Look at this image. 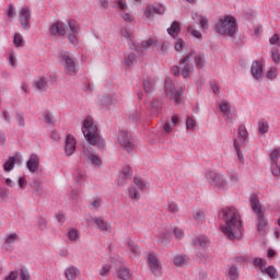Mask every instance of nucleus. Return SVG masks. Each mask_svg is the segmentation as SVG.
I'll return each instance as SVG.
<instances>
[{"instance_id": "obj_15", "label": "nucleus", "mask_w": 280, "mask_h": 280, "mask_svg": "<svg viewBox=\"0 0 280 280\" xmlns=\"http://www.w3.org/2000/svg\"><path fill=\"white\" fill-rule=\"evenodd\" d=\"M116 4L113 8H119L121 10V16L127 23H132L135 18L128 13V5L122 0H114Z\"/></svg>"}, {"instance_id": "obj_32", "label": "nucleus", "mask_w": 280, "mask_h": 280, "mask_svg": "<svg viewBox=\"0 0 280 280\" xmlns=\"http://www.w3.org/2000/svg\"><path fill=\"white\" fill-rule=\"evenodd\" d=\"M219 108L221 110V113L228 117V121H232V118H231V103L229 102H221L219 104Z\"/></svg>"}, {"instance_id": "obj_24", "label": "nucleus", "mask_w": 280, "mask_h": 280, "mask_svg": "<svg viewBox=\"0 0 280 280\" xmlns=\"http://www.w3.org/2000/svg\"><path fill=\"white\" fill-rule=\"evenodd\" d=\"M34 89H37V91H47V86H49V81L47 77H38L33 82Z\"/></svg>"}, {"instance_id": "obj_61", "label": "nucleus", "mask_w": 280, "mask_h": 280, "mask_svg": "<svg viewBox=\"0 0 280 280\" xmlns=\"http://www.w3.org/2000/svg\"><path fill=\"white\" fill-rule=\"evenodd\" d=\"M19 275L20 280H30V271H27V269L21 268Z\"/></svg>"}, {"instance_id": "obj_52", "label": "nucleus", "mask_w": 280, "mask_h": 280, "mask_svg": "<svg viewBox=\"0 0 280 280\" xmlns=\"http://www.w3.org/2000/svg\"><path fill=\"white\" fill-rule=\"evenodd\" d=\"M13 45H15V47H23V35H21V33L14 35Z\"/></svg>"}, {"instance_id": "obj_46", "label": "nucleus", "mask_w": 280, "mask_h": 280, "mask_svg": "<svg viewBox=\"0 0 280 280\" xmlns=\"http://www.w3.org/2000/svg\"><path fill=\"white\" fill-rule=\"evenodd\" d=\"M143 16H145V19H154V4H148L145 7Z\"/></svg>"}, {"instance_id": "obj_57", "label": "nucleus", "mask_w": 280, "mask_h": 280, "mask_svg": "<svg viewBox=\"0 0 280 280\" xmlns=\"http://www.w3.org/2000/svg\"><path fill=\"white\" fill-rule=\"evenodd\" d=\"M143 89H144V92L150 94L154 91V84H152V82H150V80H144Z\"/></svg>"}, {"instance_id": "obj_34", "label": "nucleus", "mask_w": 280, "mask_h": 280, "mask_svg": "<svg viewBox=\"0 0 280 280\" xmlns=\"http://www.w3.org/2000/svg\"><path fill=\"white\" fill-rule=\"evenodd\" d=\"M226 279L228 280H237V279H240V269L235 265H232L229 268Z\"/></svg>"}, {"instance_id": "obj_16", "label": "nucleus", "mask_w": 280, "mask_h": 280, "mask_svg": "<svg viewBox=\"0 0 280 280\" xmlns=\"http://www.w3.org/2000/svg\"><path fill=\"white\" fill-rule=\"evenodd\" d=\"M31 20H32V11H30V8L23 7L20 11V22L23 30H30Z\"/></svg>"}, {"instance_id": "obj_31", "label": "nucleus", "mask_w": 280, "mask_h": 280, "mask_svg": "<svg viewBox=\"0 0 280 280\" xmlns=\"http://www.w3.org/2000/svg\"><path fill=\"white\" fill-rule=\"evenodd\" d=\"M262 275H267L269 279H279V272L275 266H268L260 271Z\"/></svg>"}, {"instance_id": "obj_44", "label": "nucleus", "mask_w": 280, "mask_h": 280, "mask_svg": "<svg viewBox=\"0 0 280 280\" xmlns=\"http://www.w3.org/2000/svg\"><path fill=\"white\" fill-rule=\"evenodd\" d=\"M133 183L136 186H138L140 191H145V189H148V187H149L148 183H145L143 179H141L139 177H135Z\"/></svg>"}, {"instance_id": "obj_26", "label": "nucleus", "mask_w": 280, "mask_h": 280, "mask_svg": "<svg viewBox=\"0 0 280 280\" xmlns=\"http://www.w3.org/2000/svg\"><path fill=\"white\" fill-rule=\"evenodd\" d=\"M80 275V269L75 266H70L65 269V277L67 280H75Z\"/></svg>"}, {"instance_id": "obj_14", "label": "nucleus", "mask_w": 280, "mask_h": 280, "mask_svg": "<svg viewBox=\"0 0 280 280\" xmlns=\"http://www.w3.org/2000/svg\"><path fill=\"white\" fill-rule=\"evenodd\" d=\"M77 145H78V141L75 140V137H73L72 135H68L65 141L66 156H73V154H75Z\"/></svg>"}, {"instance_id": "obj_51", "label": "nucleus", "mask_w": 280, "mask_h": 280, "mask_svg": "<svg viewBox=\"0 0 280 280\" xmlns=\"http://www.w3.org/2000/svg\"><path fill=\"white\" fill-rule=\"evenodd\" d=\"M44 120L46 124H49L50 126H54V124H56V117H54V114L49 112H46L44 114Z\"/></svg>"}, {"instance_id": "obj_50", "label": "nucleus", "mask_w": 280, "mask_h": 280, "mask_svg": "<svg viewBox=\"0 0 280 280\" xmlns=\"http://www.w3.org/2000/svg\"><path fill=\"white\" fill-rule=\"evenodd\" d=\"M118 277L122 280H130V271L126 267H122L118 271Z\"/></svg>"}, {"instance_id": "obj_28", "label": "nucleus", "mask_w": 280, "mask_h": 280, "mask_svg": "<svg viewBox=\"0 0 280 280\" xmlns=\"http://www.w3.org/2000/svg\"><path fill=\"white\" fill-rule=\"evenodd\" d=\"M16 163H21L20 156L15 155V156L9 158V160L7 162H4V165H3L4 172H12V170H14V165H16Z\"/></svg>"}, {"instance_id": "obj_35", "label": "nucleus", "mask_w": 280, "mask_h": 280, "mask_svg": "<svg viewBox=\"0 0 280 280\" xmlns=\"http://www.w3.org/2000/svg\"><path fill=\"white\" fill-rule=\"evenodd\" d=\"M167 34H170L172 38H176V36L180 34V24L178 22H173L171 27L167 28Z\"/></svg>"}, {"instance_id": "obj_36", "label": "nucleus", "mask_w": 280, "mask_h": 280, "mask_svg": "<svg viewBox=\"0 0 280 280\" xmlns=\"http://www.w3.org/2000/svg\"><path fill=\"white\" fill-rule=\"evenodd\" d=\"M174 266H179L183 268V266H187L189 264V258L187 256L177 255L173 259Z\"/></svg>"}, {"instance_id": "obj_18", "label": "nucleus", "mask_w": 280, "mask_h": 280, "mask_svg": "<svg viewBox=\"0 0 280 280\" xmlns=\"http://www.w3.org/2000/svg\"><path fill=\"white\" fill-rule=\"evenodd\" d=\"M117 102V94H105L100 98V104L103 108H112Z\"/></svg>"}, {"instance_id": "obj_27", "label": "nucleus", "mask_w": 280, "mask_h": 280, "mask_svg": "<svg viewBox=\"0 0 280 280\" xmlns=\"http://www.w3.org/2000/svg\"><path fill=\"white\" fill-rule=\"evenodd\" d=\"M94 224L103 233H110V224H108L106 221H104V219H102L100 217L94 218Z\"/></svg>"}, {"instance_id": "obj_37", "label": "nucleus", "mask_w": 280, "mask_h": 280, "mask_svg": "<svg viewBox=\"0 0 280 280\" xmlns=\"http://www.w3.org/2000/svg\"><path fill=\"white\" fill-rule=\"evenodd\" d=\"M192 243L195 246H200L201 248H205V246L209 244V237H207L206 235L196 236L192 240Z\"/></svg>"}, {"instance_id": "obj_4", "label": "nucleus", "mask_w": 280, "mask_h": 280, "mask_svg": "<svg viewBox=\"0 0 280 280\" xmlns=\"http://www.w3.org/2000/svg\"><path fill=\"white\" fill-rule=\"evenodd\" d=\"M250 207L256 213L258 223H257V231L260 234L266 233V229H268V220L264 215V212H261V202H259V197L257 195L250 196Z\"/></svg>"}, {"instance_id": "obj_59", "label": "nucleus", "mask_w": 280, "mask_h": 280, "mask_svg": "<svg viewBox=\"0 0 280 280\" xmlns=\"http://www.w3.org/2000/svg\"><path fill=\"white\" fill-rule=\"evenodd\" d=\"M161 109V102L159 100H153L151 102V110L152 113H159Z\"/></svg>"}, {"instance_id": "obj_30", "label": "nucleus", "mask_w": 280, "mask_h": 280, "mask_svg": "<svg viewBox=\"0 0 280 280\" xmlns=\"http://www.w3.org/2000/svg\"><path fill=\"white\" fill-rule=\"evenodd\" d=\"M125 244L131 252V257H138V255H141V250L139 249V246L135 244V241L128 238Z\"/></svg>"}, {"instance_id": "obj_43", "label": "nucleus", "mask_w": 280, "mask_h": 280, "mask_svg": "<svg viewBox=\"0 0 280 280\" xmlns=\"http://www.w3.org/2000/svg\"><path fill=\"white\" fill-rule=\"evenodd\" d=\"M270 163H279L280 159V148L271 150L269 154Z\"/></svg>"}, {"instance_id": "obj_53", "label": "nucleus", "mask_w": 280, "mask_h": 280, "mask_svg": "<svg viewBox=\"0 0 280 280\" xmlns=\"http://www.w3.org/2000/svg\"><path fill=\"white\" fill-rule=\"evenodd\" d=\"M194 220L197 222H203L205 221V212L202 210H195L194 211Z\"/></svg>"}, {"instance_id": "obj_9", "label": "nucleus", "mask_w": 280, "mask_h": 280, "mask_svg": "<svg viewBox=\"0 0 280 280\" xmlns=\"http://www.w3.org/2000/svg\"><path fill=\"white\" fill-rule=\"evenodd\" d=\"M206 179L212 187H218L219 189H226V179H224V176L213 172L208 171L206 173Z\"/></svg>"}, {"instance_id": "obj_60", "label": "nucleus", "mask_w": 280, "mask_h": 280, "mask_svg": "<svg viewBox=\"0 0 280 280\" xmlns=\"http://www.w3.org/2000/svg\"><path fill=\"white\" fill-rule=\"evenodd\" d=\"M271 58L275 62V65H280V52L277 49L271 50Z\"/></svg>"}, {"instance_id": "obj_17", "label": "nucleus", "mask_w": 280, "mask_h": 280, "mask_svg": "<svg viewBox=\"0 0 280 280\" xmlns=\"http://www.w3.org/2000/svg\"><path fill=\"white\" fill-rule=\"evenodd\" d=\"M26 167L31 174H36L40 167V159L37 154H31L30 159L26 162Z\"/></svg>"}, {"instance_id": "obj_29", "label": "nucleus", "mask_w": 280, "mask_h": 280, "mask_svg": "<svg viewBox=\"0 0 280 280\" xmlns=\"http://www.w3.org/2000/svg\"><path fill=\"white\" fill-rule=\"evenodd\" d=\"M191 19H192V21H196L197 23L200 24L201 30H208L209 28V19H207L206 16H202L198 13H192Z\"/></svg>"}, {"instance_id": "obj_6", "label": "nucleus", "mask_w": 280, "mask_h": 280, "mask_svg": "<svg viewBox=\"0 0 280 280\" xmlns=\"http://www.w3.org/2000/svg\"><path fill=\"white\" fill-rule=\"evenodd\" d=\"M59 60L63 63L65 70L69 75H75L78 73L80 67L75 57L69 55V52H61Z\"/></svg>"}, {"instance_id": "obj_3", "label": "nucleus", "mask_w": 280, "mask_h": 280, "mask_svg": "<svg viewBox=\"0 0 280 280\" xmlns=\"http://www.w3.org/2000/svg\"><path fill=\"white\" fill-rule=\"evenodd\" d=\"M215 31L221 36L233 38L237 34V21L232 15L223 16L215 24Z\"/></svg>"}, {"instance_id": "obj_40", "label": "nucleus", "mask_w": 280, "mask_h": 280, "mask_svg": "<svg viewBox=\"0 0 280 280\" xmlns=\"http://www.w3.org/2000/svg\"><path fill=\"white\" fill-rule=\"evenodd\" d=\"M127 194L131 200H140L141 198V194L135 186L129 187Z\"/></svg>"}, {"instance_id": "obj_13", "label": "nucleus", "mask_w": 280, "mask_h": 280, "mask_svg": "<svg viewBox=\"0 0 280 280\" xmlns=\"http://www.w3.org/2000/svg\"><path fill=\"white\" fill-rule=\"evenodd\" d=\"M148 266L154 275H159L161 272L162 266H161V260H159V257L154 252H151L148 255Z\"/></svg>"}, {"instance_id": "obj_19", "label": "nucleus", "mask_w": 280, "mask_h": 280, "mask_svg": "<svg viewBox=\"0 0 280 280\" xmlns=\"http://www.w3.org/2000/svg\"><path fill=\"white\" fill-rule=\"evenodd\" d=\"M49 33L51 36H65L67 34V28L62 22H56L49 27Z\"/></svg>"}, {"instance_id": "obj_1", "label": "nucleus", "mask_w": 280, "mask_h": 280, "mask_svg": "<svg viewBox=\"0 0 280 280\" xmlns=\"http://www.w3.org/2000/svg\"><path fill=\"white\" fill-rule=\"evenodd\" d=\"M224 224L220 226L221 233L231 242H240L244 237V224L240 211L235 207H226L221 210Z\"/></svg>"}, {"instance_id": "obj_55", "label": "nucleus", "mask_w": 280, "mask_h": 280, "mask_svg": "<svg viewBox=\"0 0 280 280\" xmlns=\"http://www.w3.org/2000/svg\"><path fill=\"white\" fill-rule=\"evenodd\" d=\"M167 211H170V213H178V211H179L178 205L174 201H168L167 202Z\"/></svg>"}, {"instance_id": "obj_49", "label": "nucleus", "mask_w": 280, "mask_h": 280, "mask_svg": "<svg viewBox=\"0 0 280 280\" xmlns=\"http://www.w3.org/2000/svg\"><path fill=\"white\" fill-rule=\"evenodd\" d=\"M120 177L126 180L132 177V168L130 166H125L121 171Z\"/></svg>"}, {"instance_id": "obj_7", "label": "nucleus", "mask_w": 280, "mask_h": 280, "mask_svg": "<svg viewBox=\"0 0 280 280\" xmlns=\"http://www.w3.org/2000/svg\"><path fill=\"white\" fill-rule=\"evenodd\" d=\"M165 95L168 100H174L176 104L183 102V90H177L171 79H166L164 83Z\"/></svg>"}, {"instance_id": "obj_10", "label": "nucleus", "mask_w": 280, "mask_h": 280, "mask_svg": "<svg viewBox=\"0 0 280 280\" xmlns=\"http://www.w3.org/2000/svg\"><path fill=\"white\" fill-rule=\"evenodd\" d=\"M118 143L126 150V152H132L135 150V142L132 141V136L126 130H120L118 133Z\"/></svg>"}, {"instance_id": "obj_12", "label": "nucleus", "mask_w": 280, "mask_h": 280, "mask_svg": "<svg viewBox=\"0 0 280 280\" xmlns=\"http://www.w3.org/2000/svg\"><path fill=\"white\" fill-rule=\"evenodd\" d=\"M83 156L90 165H94V167L102 166V159H100V155L93 153L91 149L86 147H83Z\"/></svg>"}, {"instance_id": "obj_23", "label": "nucleus", "mask_w": 280, "mask_h": 280, "mask_svg": "<svg viewBox=\"0 0 280 280\" xmlns=\"http://www.w3.org/2000/svg\"><path fill=\"white\" fill-rule=\"evenodd\" d=\"M122 65L128 69H132L137 65V54L135 52H125L122 58Z\"/></svg>"}, {"instance_id": "obj_5", "label": "nucleus", "mask_w": 280, "mask_h": 280, "mask_svg": "<svg viewBox=\"0 0 280 280\" xmlns=\"http://www.w3.org/2000/svg\"><path fill=\"white\" fill-rule=\"evenodd\" d=\"M246 141H248V130L245 126H240L237 137L234 139V148L236 150V156L242 165H244V153H242V148Z\"/></svg>"}, {"instance_id": "obj_38", "label": "nucleus", "mask_w": 280, "mask_h": 280, "mask_svg": "<svg viewBox=\"0 0 280 280\" xmlns=\"http://www.w3.org/2000/svg\"><path fill=\"white\" fill-rule=\"evenodd\" d=\"M270 130V125L266 119H259L258 120V132L259 135H267V132Z\"/></svg>"}, {"instance_id": "obj_20", "label": "nucleus", "mask_w": 280, "mask_h": 280, "mask_svg": "<svg viewBox=\"0 0 280 280\" xmlns=\"http://www.w3.org/2000/svg\"><path fill=\"white\" fill-rule=\"evenodd\" d=\"M155 237L159 244L167 246V244H170V237H172V234L167 230H159L155 232Z\"/></svg>"}, {"instance_id": "obj_47", "label": "nucleus", "mask_w": 280, "mask_h": 280, "mask_svg": "<svg viewBox=\"0 0 280 280\" xmlns=\"http://www.w3.org/2000/svg\"><path fill=\"white\" fill-rule=\"evenodd\" d=\"M15 242H19V234L12 233L7 235L5 246H12Z\"/></svg>"}, {"instance_id": "obj_8", "label": "nucleus", "mask_w": 280, "mask_h": 280, "mask_svg": "<svg viewBox=\"0 0 280 280\" xmlns=\"http://www.w3.org/2000/svg\"><path fill=\"white\" fill-rule=\"evenodd\" d=\"M189 60H191V62H195L197 69H203L207 62V59L205 58V54L191 51L188 55L184 56L180 59L179 63L183 65Z\"/></svg>"}, {"instance_id": "obj_58", "label": "nucleus", "mask_w": 280, "mask_h": 280, "mask_svg": "<svg viewBox=\"0 0 280 280\" xmlns=\"http://www.w3.org/2000/svg\"><path fill=\"white\" fill-rule=\"evenodd\" d=\"M183 49H185V40H183V38H177L175 42V50L183 51Z\"/></svg>"}, {"instance_id": "obj_48", "label": "nucleus", "mask_w": 280, "mask_h": 280, "mask_svg": "<svg viewBox=\"0 0 280 280\" xmlns=\"http://www.w3.org/2000/svg\"><path fill=\"white\" fill-rule=\"evenodd\" d=\"M70 242H78L80 240V231L72 229L68 232Z\"/></svg>"}, {"instance_id": "obj_22", "label": "nucleus", "mask_w": 280, "mask_h": 280, "mask_svg": "<svg viewBox=\"0 0 280 280\" xmlns=\"http://www.w3.org/2000/svg\"><path fill=\"white\" fill-rule=\"evenodd\" d=\"M152 47H156V38L154 37L143 40L139 47L135 45L133 49L139 54L141 51H148L149 49H152Z\"/></svg>"}, {"instance_id": "obj_39", "label": "nucleus", "mask_w": 280, "mask_h": 280, "mask_svg": "<svg viewBox=\"0 0 280 280\" xmlns=\"http://www.w3.org/2000/svg\"><path fill=\"white\" fill-rule=\"evenodd\" d=\"M196 126H198L196 118H194L191 116H187L186 117V130H189V132H194V130H196Z\"/></svg>"}, {"instance_id": "obj_64", "label": "nucleus", "mask_w": 280, "mask_h": 280, "mask_svg": "<svg viewBox=\"0 0 280 280\" xmlns=\"http://www.w3.org/2000/svg\"><path fill=\"white\" fill-rule=\"evenodd\" d=\"M4 280H19V271H10L9 275L4 276Z\"/></svg>"}, {"instance_id": "obj_21", "label": "nucleus", "mask_w": 280, "mask_h": 280, "mask_svg": "<svg viewBox=\"0 0 280 280\" xmlns=\"http://www.w3.org/2000/svg\"><path fill=\"white\" fill-rule=\"evenodd\" d=\"M179 67H180V75H183V78H189L191 73H194V62L191 60L180 63V59H179Z\"/></svg>"}, {"instance_id": "obj_45", "label": "nucleus", "mask_w": 280, "mask_h": 280, "mask_svg": "<svg viewBox=\"0 0 280 280\" xmlns=\"http://www.w3.org/2000/svg\"><path fill=\"white\" fill-rule=\"evenodd\" d=\"M270 170L272 176H276V178L280 177V165L279 162H270Z\"/></svg>"}, {"instance_id": "obj_54", "label": "nucleus", "mask_w": 280, "mask_h": 280, "mask_svg": "<svg viewBox=\"0 0 280 280\" xmlns=\"http://www.w3.org/2000/svg\"><path fill=\"white\" fill-rule=\"evenodd\" d=\"M254 266L255 268H259L260 272L262 271V269L265 268L264 266H266V260H264L262 258H254Z\"/></svg>"}, {"instance_id": "obj_62", "label": "nucleus", "mask_w": 280, "mask_h": 280, "mask_svg": "<svg viewBox=\"0 0 280 280\" xmlns=\"http://www.w3.org/2000/svg\"><path fill=\"white\" fill-rule=\"evenodd\" d=\"M269 43H270V45H278V47H280V35L279 34H273L269 38Z\"/></svg>"}, {"instance_id": "obj_25", "label": "nucleus", "mask_w": 280, "mask_h": 280, "mask_svg": "<svg viewBox=\"0 0 280 280\" xmlns=\"http://www.w3.org/2000/svg\"><path fill=\"white\" fill-rule=\"evenodd\" d=\"M252 75L255 80H259L264 75V66L259 61L252 63Z\"/></svg>"}, {"instance_id": "obj_33", "label": "nucleus", "mask_w": 280, "mask_h": 280, "mask_svg": "<svg viewBox=\"0 0 280 280\" xmlns=\"http://www.w3.org/2000/svg\"><path fill=\"white\" fill-rule=\"evenodd\" d=\"M121 35L124 36V38H126V40H128L130 49H135V36L132 35V31H129L128 28H122Z\"/></svg>"}, {"instance_id": "obj_42", "label": "nucleus", "mask_w": 280, "mask_h": 280, "mask_svg": "<svg viewBox=\"0 0 280 280\" xmlns=\"http://www.w3.org/2000/svg\"><path fill=\"white\" fill-rule=\"evenodd\" d=\"M186 30L188 34L192 36V38H197V40H202V33H200V31L194 28V26L191 25H188Z\"/></svg>"}, {"instance_id": "obj_2", "label": "nucleus", "mask_w": 280, "mask_h": 280, "mask_svg": "<svg viewBox=\"0 0 280 280\" xmlns=\"http://www.w3.org/2000/svg\"><path fill=\"white\" fill-rule=\"evenodd\" d=\"M81 130L89 145H94L100 150L106 147V141L100 135V130L97 129V125H95V120L93 119V117L88 116L83 120Z\"/></svg>"}, {"instance_id": "obj_63", "label": "nucleus", "mask_w": 280, "mask_h": 280, "mask_svg": "<svg viewBox=\"0 0 280 280\" xmlns=\"http://www.w3.org/2000/svg\"><path fill=\"white\" fill-rule=\"evenodd\" d=\"M154 14H165V5L163 4H156L153 5Z\"/></svg>"}, {"instance_id": "obj_11", "label": "nucleus", "mask_w": 280, "mask_h": 280, "mask_svg": "<svg viewBox=\"0 0 280 280\" xmlns=\"http://www.w3.org/2000/svg\"><path fill=\"white\" fill-rule=\"evenodd\" d=\"M67 38L72 45H78V36H80V26L74 20H70L67 25Z\"/></svg>"}, {"instance_id": "obj_41", "label": "nucleus", "mask_w": 280, "mask_h": 280, "mask_svg": "<svg viewBox=\"0 0 280 280\" xmlns=\"http://www.w3.org/2000/svg\"><path fill=\"white\" fill-rule=\"evenodd\" d=\"M73 178L75 183H84L86 180V173L82 170H75L73 173Z\"/></svg>"}, {"instance_id": "obj_56", "label": "nucleus", "mask_w": 280, "mask_h": 280, "mask_svg": "<svg viewBox=\"0 0 280 280\" xmlns=\"http://www.w3.org/2000/svg\"><path fill=\"white\" fill-rule=\"evenodd\" d=\"M277 75H279L277 68H271L266 74L268 80H277Z\"/></svg>"}]
</instances>
